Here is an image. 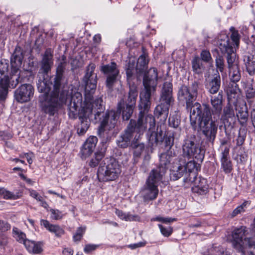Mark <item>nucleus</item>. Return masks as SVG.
<instances>
[{"mask_svg": "<svg viewBox=\"0 0 255 255\" xmlns=\"http://www.w3.org/2000/svg\"><path fill=\"white\" fill-rule=\"evenodd\" d=\"M158 73L155 68L149 69L145 74L143 79V88L140 93V102L138 105L140 110L137 121L131 120L124 132L122 133L117 140L119 147L125 148L131 144V139L134 132L139 135L142 134L148 127L149 141L152 146L157 145L163 140V133L162 130L157 128L156 131L153 129L155 126L154 117L151 114L145 116L151 106L152 96L155 92L157 85Z\"/></svg>", "mask_w": 255, "mask_h": 255, "instance_id": "nucleus-1", "label": "nucleus"}, {"mask_svg": "<svg viewBox=\"0 0 255 255\" xmlns=\"http://www.w3.org/2000/svg\"><path fill=\"white\" fill-rule=\"evenodd\" d=\"M52 58L51 50L47 49L41 62L37 82L38 91L43 93L39 96L40 107L43 112L50 116H53L66 103L69 97V92L65 88L66 83L63 74L65 69L64 63H59L56 68V74L51 78L52 89L46 80V76L53 64Z\"/></svg>", "mask_w": 255, "mask_h": 255, "instance_id": "nucleus-2", "label": "nucleus"}, {"mask_svg": "<svg viewBox=\"0 0 255 255\" xmlns=\"http://www.w3.org/2000/svg\"><path fill=\"white\" fill-rule=\"evenodd\" d=\"M96 65L91 63L86 68V72L83 78L82 82L85 88V100L82 102V96L77 91L69 94L67 99H70L68 104V114L70 118L76 119L79 118L80 123L78 125L77 132L79 135L84 134L89 128L90 121L89 118L94 110L95 118L99 117L102 113L103 106L101 97L93 100L97 83V75L94 72Z\"/></svg>", "mask_w": 255, "mask_h": 255, "instance_id": "nucleus-3", "label": "nucleus"}, {"mask_svg": "<svg viewBox=\"0 0 255 255\" xmlns=\"http://www.w3.org/2000/svg\"><path fill=\"white\" fill-rule=\"evenodd\" d=\"M191 114L199 118V127L207 140L213 143L216 136L219 118L212 117L211 107L207 104L201 105L196 102L193 106Z\"/></svg>", "mask_w": 255, "mask_h": 255, "instance_id": "nucleus-4", "label": "nucleus"}, {"mask_svg": "<svg viewBox=\"0 0 255 255\" xmlns=\"http://www.w3.org/2000/svg\"><path fill=\"white\" fill-rule=\"evenodd\" d=\"M170 163V157L168 154H163L161 157V165L153 169L149 173L144 187L140 191L144 202L155 199L158 194V183L167 170V165Z\"/></svg>", "mask_w": 255, "mask_h": 255, "instance_id": "nucleus-5", "label": "nucleus"}, {"mask_svg": "<svg viewBox=\"0 0 255 255\" xmlns=\"http://www.w3.org/2000/svg\"><path fill=\"white\" fill-rule=\"evenodd\" d=\"M182 157L196 159L202 162L205 155V150L194 134L188 135L184 138L182 145Z\"/></svg>", "mask_w": 255, "mask_h": 255, "instance_id": "nucleus-6", "label": "nucleus"}, {"mask_svg": "<svg viewBox=\"0 0 255 255\" xmlns=\"http://www.w3.org/2000/svg\"><path fill=\"white\" fill-rule=\"evenodd\" d=\"M121 166L115 158L105 159L100 164L97 177L101 182L114 181L121 173Z\"/></svg>", "mask_w": 255, "mask_h": 255, "instance_id": "nucleus-7", "label": "nucleus"}, {"mask_svg": "<svg viewBox=\"0 0 255 255\" xmlns=\"http://www.w3.org/2000/svg\"><path fill=\"white\" fill-rule=\"evenodd\" d=\"M218 47L223 54L227 53V61L228 68L233 67L234 65L238 66V62L236 61V53L233 48L230 44L229 39L226 35L221 36L218 38Z\"/></svg>", "mask_w": 255, "mask_h": 255, "instance_id": "nucleus-8", "label": "nucleus"}, {"mask_svg": "<svg viewBox=\"0 0 255 255\" xmlns=\"http://www.w3.org/2000/svg\"><path fill=\"white\" fill-rule=\"evenodd\" d=\"M23 58V55L22 50L19 47H16L10 59L11 68L10 79L13 81V82H14V80H15V83L14 86L13 84H12L13 87H15L19 83V68L22 64Z\"/></svg>", "mask_w": 255, "mask_h": 255, "instance_id": "nucleus-9", "label": "nucleus"}, {"mask_svg": "<svg viewBox=\"0 0 255 255\" xmlns=\"http://www.w3.org/2000/svg\"><path fill=\"white\" fill-rule=\"evenodd\" d=\"M102 117L98 129L99 135L115 128L119 118V114L114 110L107 111Z\"/></svg>", "mask_w": 255, "mask_h": 255, "instance_id": "nucleus-10", "label": "nucleus"}, {"mask_svg": "<svg viewBox=\"0 0 255 255\" xmlns=\"http://www.w3.org/2000/svg\"><path fill=\"white\" fill-rule=\"evenodd\" d=\"M178 99L182 102H184L186 103V109L190 110V112L193 110V106L194 104L193 105L194 101L196 100L194 96L192 95L190 93L189 88L185 86L182 85L181 86L178 92ZM192 114L190 115V122L191 125L192 126H194L196 125V121L193 120L192 118Z\"/></svg>", "mask_w": 255, "mask_h": 255, "instance_id": "nucleus-11", "label": "nucleus"}, {"mask_svg": "<svg viewBox=\"0 0 255 255\" xmlns=\"http://www.w3.org/2000/svg\"><path fill=\"white\" fill-rule=\"evenodd\" d=\"M34 93V89L31 84H22L15 91L14 98L18 103H26L31 100Z\"/></svg>", "mask_w": 255, "mask_h": 255, "instance_id": "nucleus-12", "label": "nucleus"}, {"mask_svg": "<svg viewBox=\"0 0 255 255\" xmlns=\"http://www.w3.org/2000/svg\"><path fill=\"white\" fill-rule=\"evenodd\" d=\"M246 227L241 226L237 228L232 233V244L234 247L239 251H242L245 246L244 239L248 234Z\"/></svg>", "mask_w": 255, "mask_h": 255, "instance_id": "nucleus-13", "label": "nucleus"}, {"mask_svg": "<svg viewBox=\"0 0 255 255\" xmlns=\"http://www.w3.org/2000/svg\"><path fill=\"white\" fill-rule=\"evenodd\" d=\"M211 104L213 109H211L212 117L219 118L222 110L223 95L222 92H219L217 95L211 96Z\"/></svg>", "mask_w": 255, "mask_h": 255, "instance_id": "nucleus-14", "label": "nucleus"}, {"mask_svg": "<svg viewBox=\"0 0 255 255\" xmlns=\"http://www.w3.org/2000/svg\"><path fill=\"white\" fill-rule=\"evenodd\" d=\"M98 138L95 136H90L84 142L81 149V153L82 158H86L94 151Z\"/></svg>", "mask_w": 255, "mask_h": 255, "instance_id": "nucleus-15", "label": "nucleus"}, {"mask_svg": "<svg viewBox=\"0 0 255 255\" xmlns=\"http://www.w3.org/2000/svg\"><path fill=\"white\" fill-rule=\"evenodd\" d=\"M173 102L172 84L170 82H165L161 90L159 102L168 103L172 104Z\"/></svg>", "mask_w": 255, "mask_h": 255, "instance_id": "nucleus-16", "label": "nucleus"}, {"mask_svg": "<svg viewBox=\"0 0 255 255\" xmlns=\"http://www.w3.org/2000/svg\"><path fill=\"white\" fill-rule=\"evenodd\" d=\"M171 104L164 102H160L155 108L154 114L155 116L160 120L161 122L164 123L168 117L169 109Z\"/></svg>", "mask_w": 255, "mask_h": 255, "instance_id": "nucleus-17", "label": "nucleus"}, {"mask_svg": "<svg viewBox=\"0 0 255 255\" xmlns=\"http://www.w3.org/2000/svg\"><path fill=\"white\" fill-rule=\"evenodd\" d=\"M221 119L225 125L228 124L229 125H230L235 121L234 109L233 106L230 103H228L223 108Z\"/></svg>", "mask_w": 255, "mask_h": 255, "instance_id": "nucleus-18", "label": "nucleus"}, {"mask_svg": "<svg viewBox=\"0 0 255 255\" xmlns=\"http://www.w3.org/2000/svg\"><path fill=\"white\" fill-rule=\"evenodd\" d=\"M11 83V86L12 84L14 85L15 80L13 82L11 79H9L8 76H4V77H0V100L4 101L7 97L8 88L9 87V84ZM13 88L14 87H12Z\"/></svg>", "mask_w": 255, "mask_h": 255, "instance_id": "nucleus-19", "label": "nucleus"}, {"mask_svg": "<svg viewBox=\"0 0 255 255\" xmlns=\"http://www.w3.org/2000/svg\"><path fill=\"white\" fill-rule=\"evenodd\" d=\"M206 88L211 94H216L219 90L221 86V77L219 74L206 81Z\"/></svg>", "mask_w": 255, "mask_h": 255, "instance_id": "nucleus-20", "label": "nucleus"}, {"mask_svg": "<svg viewBox=\"0 0 255 255\" xmlns=\"http://www.w3.org/2000/svg\"><path fill=\"white\" fill-rule=\"evenodd\" d=\"M209 189V185L206 179L201 177H196L194 185L192 188L193 192L200 195L206 194Z\"/></svg>", "mask_w": 255, "mask_h": 255, "instance_id": "nucleus-21", "label": "nucleus"}, {"mask_svg": "<svg viewBox=\"0 0 255 255\" xmlns=\"http://www.w3.org/2000/svg\"><path fill=\"white\" fill-rule=\"evenodd\" d=\"M134 108L127 105L125 107V102L124 100H121L118 103L117 111L116 112H118L119 116L122 111L123 120L128 121L131 116Z\"/></svg>", "mask_w": 255, "mask_h": 255, "instance_id": "nucleus-22", "label": "nucleus"}, {"mask_svg": "<svg viewBox=\"0 0 255 255\" xmlns=\"http://www.w3.org/2000/svg\"><path fill=\"white\" fill-rule=\"evenodd\" d=\"M243 61L246 67V71L251 76L255 75V59L254 56L246 54L243 56Z\"/></svg>", "mask_w": 255, "mask_h": 255, "instance_id": "nucleus-23", "label": "nucleus"}, {"mask_svg": "<svg viewBox=\"0 0 255 255\" xmlns=\"http://www.w3.org/2000/svg\"><path fill=\"white\" fill-rule=\"evenodd\" d=\"M40 222L41 225L49 232L54 233L55 236L60 237L64 234V230L59 226L51 224L48 221L45 220H41Z\"/></svg>", "mask_w": 255, "mask_h": 255, "instance_id": "nucleus-24", "label": "nucleus"}, {"mask_svg": "<svg viewBox=\"0 0 255 255\" xmlns=\"http://www.w3.org/2000/svg\"><path fill=\"white\" fill-rule=\"evenodd\" d=\"M139 136V134L137 136L135 135L131 142V147L134 150L133 156L134 158L139 157L145 148L144 144L140 142L138 140Z\"/></svg>", "mask_w": 255, "mask_h": 255, "instance_id": "nucleus-25", "label": "nucleus"}, {"mask_svg": "<svg viewBox=\"0 0 255 255\" xmlns=\"http://www.w3.org/2000/svg\"><path fill=\"white\" fill-rule=\"evenodd\" d=\"M101 71L107 76L119 75L120 73L117 65L115 62L102 65L101 67Z\"/></svg>", "mask_w": 255, "mask_h": 255, "instance_id": "nucleus-26", "label": "nucleus"}, {"mask_svg": "<svg viewBox=\"0 0 255 255\" xmlns=\"http://www.w3.org/2000/svg\"><path fill=\"white\" fill-rule=\"evenodd\" d=\"M24 245L26 250L30 253L40 254L42 252V245L40 242L36 243L29 240L24 242Z\"/></svg>", "mask_w": 255, "mask_h": 255, "instance_id": "nucleus-27", "label": "nucleus"}, {"mask_svg": "<svg viewBox=\"0 0 255 255\" xmlns=\"http://www.w3.org/2000/svg\"><path fill=\"white\" fill-rule=\"evenodd\" d=\"M186 158L183 159L182 158H180L179 162L181 163L182 166L185 169V172L188 171L191 172L194 170V169L197 170L201 162H197L196 159H190L188 160V161L186 160Z\"/></svg>", "mask_w": 255, "mask_h": 255, "instance_id": "nucleus-28", "label": "nucleus"}, {"mask_svg": "<svg viewBox=\"0 0 255 255\" xmlns=\"http://www.w3.org/2000/svg\"><path fill=\"white\" fill-rule=\"evenodd\" d=\"M185 169L181 163L178 166H175L170 170V177L171 180H177L183 176L185 173Z\"/></svg>", "mask_w": 255, "mask_h": 255, "instance_id": "nucleus-29", "label": "nucleus"}, {"mask_svg": "<svg viewBox=\"0 0 255 255\" xmlns=\"http://www.w3.org/2000/svg\"><path fill=\"white\" fill-rule=\"evenodd\" d=\"M229 77L231 82L237 83L239 82L241 78V71L239 65H234L233 67L229 68Z\"/></svg>", "mask_w": 255, "mask_h": 255, "instance_id": "nucleus-30", "label": "nucleus"}, {"mask_svg": "<svg viewBox=\"0 0 255 255\" xmlns=\"http://www.w3.org/2000/svg\"><path fill=\"white\" fill-rule=\"evenodd\" d=\"M137 95L138 92L136 88L134 86L130 87L126 105L134 107Z\"/></svg>", "mask_w": 255, "mask_h": 255, "instance_id": "nucleus-31", "label": "nucleus"}, {"mask_svg": "<svg viewBox=\"0 0 255 255\" xmlns=\"http://www.w3.org/2000/svg\"><path fill=\"white\" fill-rule=\"evenodd\" d=\"M115 213L120 219L126 221H139L140 220V217L137 215L126 214L117 209H116Z\"/></svg>", "mask_w": 255, "mask_h": 255, "instance_id": "nucleus-32", "label": "nucleus"}, {"mask_svg": "<svg viewBox=\"0 0 255 255\" xmlns=\"http://www.w3.org/2000/svg\"><path fill=\"white\" fill-rule=\"evenodd\" d=\"M174 139L170 134L167 135L165 139V146L168 148V149L167 150V152L162 153L160 155L161 157L162 154H168V156L170 157V162L171 161V157L175 155V153L172 152L171 150V148L174 144ZM160 161H161V158L160 159ZM159 165H161V163H160Z\"/></svg>", "mask_w": 255, "mask_h": 255, "instance_id": "nucleus-33", "label": "nucleus"}, {"mask_svg": "<svg viewBox=\"0 0 255 255\" xmlns=\"http://www.w3.org/2000/svg\"><path fill=\"white\" fill-rule=\"evenodd\" d=\"M237 117L240 124L244 126L247 122L248 119V112L247 109L240 108V109H237Z\"/></svg>", "mask_w": 255, "mask_h": 255, "instance_id": "nucleus-34", "label": "nucleus"}, {"mask_svg": "<svg viewBox=\"0 0 255 255\" xmlns=\"http://www.w3.org/2000/svg\"><path fill=\"white\" fill-rule=\"evenodd\" d=\"M239 90L238 85L236 83L230 84L227 88V94L228 99H237L238 91Z\"/></svg>", "mask_w": 255, "mask_h": 255, "instance_id": "nucleus-35", "label": "nucleus"}, {"mask_svg": "<svg viewBox=\"0 0 255 255\" xmlns=\"http://www.w3.org/2000/svg\"><path fill=\"white\" fill-rule=\"evenodd\" d=\"M148 63V60L145 54L140 55L137 60L136 64V70L139 72H142Z\"/></svg>", "mask_w": 255, "mask_h": 255, "instance_id": "nucleus-36", "label": "nucleus"}, {"mask_svg": "<svg viewBox=\"0 0 255 255\" xmlns=\"http://www.w3.org/2000/svg\"><path fill=\"white\" fill-rule=\"evenodd\" d=\"M221 166L226 173H229L233 169L230 157L221 158Z\"/></svg>", "mask_w": 255, "mask_h": 255, "instance_id": "nucleus-37", "label": "nucleus"}, {"mask_svg": "<svg viewBox=\"0 0 255 255\" xmlns=\"http://www.w3.org/2000/svg\"><path fill=\"white\" fill-rule=\"evenodd\" d=\"M192 69L197 74H200L202 72V64L200 58L198 56L194 57L192 61Z\"/></svg>", "mask_w": 255, "mask_h": 255, "instance_id": "nucleus-38", "label": "nucleus"}, {"mask_svg": "<svg viewBox=\"0 0 255 255\" xmlns=\"http://www.w3.org/2000/svg\"><path fill=\"white\" fill-rule=\"evenodd\" d=\"M13 236L15 239L20 243H23L27 240L25 234L22 232L18 228L13 227L12 229Z\"/></svg>", "mask_w": 255, "mask_h": 255, "instance_id": "nucleus-39", "label": "nucleus"}, {"mask_svg": "<svg viewBox=\"0 0 255 255\" xmlns=\"http://www.w3.org/2000/svg\"><path fill=\"white\" fill-rule=\"evenodd\" d=\"M135 61L129 59L126 66V74L128 79L130 78L133 74L135 69Z\"/></svg>", "mask_w": 255, "mask_h": 255, "instance_id": "nucleus-40", "label": "nucleus"}, {"mask_svg": "<svg viewBox=\"0 0 255 255\" xmlns=\"http://www.w3.org/2000/svg\"><path fill=\"white\" fill-rule=\"evenodd\" d=\"M244 244H245L244 249L249 247L250 249H253L252 251H251V254L252 255H255V238H245Z\"/></svg>", "mask_w": 255, "mask_h": 255, "instance_id": "nucleus-41", "label": "nucleus"}, {"mask_svg": "<svg viewBox=\"0 0 255 255\" xmlns=\"http://www.w3.org/2000/svg\"><path fill=\"white\" fill-rule=\"evenodd\" d=\"M104 157V154L102 152H97L95 154V156L89 162V165L92 167H96L98 165L100 161Z\"/></svg>", "mask_w": 255, "mask_h": 255, "instance_id": "nucleus-42", "label": "nucleus"}, {"mask_svg": "<svg viewBox=\"0 0 255 255\" xmlns=\"http://www.w3.org/2000/svg\"><path fill=\"white\" fill-rule=\"evenodd\" d=\"M246 98L248 103H251L255 98V89L252 85L247 87L245 90Z\"/></svg>", "mask_w": 255, "mask_h": 255, "instance_id": "nucleus-43", "label": "nucleus"}, {"mask_svg": "<svg viewBox=\"0 0 255 255\" xmlns=\"http://www.w3.org/2000/svg\"><path fill=\"white\" fill-rule=\"evenodd\" d=\"M118 75L108 76L106 81V84L107 88L111 91L113 90V88L116 83L117 82V77Z\"/></svg>", "mask_w": 255, "mask_h": 255, "instance_id": "nucleus-44", "label": "nucleus"}, {"mask_svg": "<svg viewBox=\"0 0 255 255\" xmlns=\"http://www.w3.org/2000/svg\"><path fill=\"white\" fill-rule=\"evenodd\" d=\"M180 124V120L178 118L177 116H170L168 119V124L171 127L177 128L179 127Z\"/></svg>", "mask_w": 255, "mask_h": 255, "instance_id": "nucleus-45", "label": "nucleus"}, {"mask_svg": "<svg viewBox=\"0 0 255 255\" xmlns=\"http://www.w3.org/2000/svg\"><path fill=\"white\" fill-rule=\"evenodd\" d=\"M86 230V227H79L75 233V234L73 236V240L74 242H79L80 241L83 235L84 234Z\"/></svg>", "mask_w": 255, "mask_h": 255, "instance_id": "nucleus-46", "label": "nucleus"}, {"mask_svg": "<svg viewBox=\"0 0 255 255\" xmlns=\"http://www.w3.org/2000/svg\"><path fill=\"white\" fill-rule=\"evenodd\" d=\"M215 61L217 68L221 72H223L224 71L225 67L224 58L222 56L219 55L218 56H217Z\"/></svg>", "mask_w": 255, "mask_h": 255, "instance_id": "nucleus-47", "label": "nucleus"}, {"mask_svg": "<svg viewBox=\"0 0 255 255\" xmlns=\"http://www.w3.org/2000/svg\"><path fill=\"white\" fill-rule=\"evenodd\" d=\"M248 201H245L242 205L237 207L232 212V216L234 217L239 214L243 213L245 211V208L248 204Z\"/></svg>", "mask_w": 255, "mask_h": 255, "instance_id": "nucleus-48", "label": "nucleus"}, {"mask_svg": "<svg viewBox=\"0 0 255 255\" xmlns=\"http://www.w3.org/2000/svg\"><path fill=\"white\" fill-rule=\"evenodd\" d=\"M200 57L201 59L205 62L210 63L211 62H213L211 55L210 52L208 50H202L200 54Z\"/></svg>", "mask_w": 255, "mask_h": 255, "instance_id": "nucleus-49", "label": "nucleus"}, {"mask_svg": "<svg viewBox=\"0 0 255 255\" xmlns=\"http://www.w3.org/2000/svg\"><path fill=\"white\" fill-rule=\"evenodd\" d=\"M188 88H189L191 94L194 96V98H195V99L196 100L198 95V91L199 89L198 82L194 81L192 83L191 86Z\"/></svg>", "mask_w": 255, "mask_h": 255, "instance_id": "nucleus-50", "label": "nucleus"}, {"mask_svg": "<svg viewBox=\"0 0 255 255\" xmlns=\"http://www.w3.org/2000/svg\"><path fill=\"white\" fill-rule=\"evenodd\" d=\"M231 30L232 31L231 38L237 46H239L240 41V35L238 31L235 30L234 27H232Z\"/></svg>", "mask_w": 255, "mask_h": 255, "instance_id": "nucleus-51", "label": "nucleus"}, {"mask_svg": "<svg viewBox=\"0 0 255 255\" xmlns=\"http://www.w3.org/2000/svg\"><path fill=\"white\" fill-rule=\"evenodd\" d=\"M158 227L161 234L165 237H169L172 233V229L170 227H164L159 224Z\"/></svg>", "mask_w": 255, "mask_h": 255, "instance_id": "nucleus-52", "label": "nucleus"}, {"mask_svg": "<svg viewBox=\"0 0 255 255\" xmlns=\"http://www.w3.org/2000/svg\"><path fill=\"white\" fill-rule=\"evenodd\" d=\"M8 69V64L6 62H0V74L4 77L7 76V74Z\"/></svg>", "mask_w": 255, "mask_h": 255, "instance_id": "nucleus-53", "label": "nucleus"}, {"mask_svg": "<svg viewBox=\"0 0 255 255\" xmlns=\"http://www.w3.org/2000/svg\"><path fill=\"white\" fill-rule=\"evenodd\" d=\"M230 149V146L220 147V149L221 151V154H222L221 158L230 157H229Z\"/></svg>", "mask_w": 255, "mask_h": 255, "instance_id": "nucleus-54", "label": "nucleus"}, {"mask_svg": "<svg viewBox=\"0 0 255 255\" xmlns=\"http://www.w3.org/2000/svg\"><path fill=\"white\" fill-rule=\"evenodd\" d=\"M10 229V225L6 222L0 220V231L2 232H6Z\"/></svg>", "mask_w": 255, "mask_h": 255, "instance_id": "nucleus-55", "label": "nucleus"}, {"mask_svg": "<svg viewBox=\"0 0 255 255\" xmlns=\"http://www.w3.org/2000/svg\"><path fill=\"white\" fill-rule=\"evenodd\" d=\"M50 212L52 215V218L55 220H59L62 218L61 212L58 210L51 209Z\"/></svg>", "mask_w": 255, "mask_h": 255, "instance_id": "nucleus-56", "label": "nucleus"}, {"mask_svg": "<svg viewBox=\"0 0 255 255\" xmlns=\"http://www.w3.org/2000/svg\"><path fill=\"white\" fill-rule=\"evenodd\" d=\"M173 220H175V219L169 218H164L161 217H157L151 219L152 221H159L163 223H169Z\"/></svg>", "mask_w": 255, "mask_h": 255, "instance_id": "nucleus-57", "label": "nucleus"}, {"mask_svg": "<svg viewBox=\"0 0 255 255\" xmlns=\"http://www.w3.org/2000/svg\"><path fill=\"white\" fill-rule=\"evenodd\" d=\"M98 247V246L96 245L88 244L85 246L84 251L86 253H89L95 250Z\"/></svg>", "mask_w": 255, "mask_h": 255, "instance_id": "nucleus-58", "label": "nucleus"}, {"mask_svg": "<svg viewBox=\"0 0 255 255\" xmlns=\"http://www.w3.org/2000/svg\"><path fill=\"white\" fill-rule=\"evenodd\" d=\"M246 138V135L245 134H242L241 132L240 131L239 133V135L238 138L237 139V144L238 146H241L244 143L245 140Z\"/></svg>", "mask_w": 255, "mask_h": 255, "instance_id": "nucleus-59", "label": "nucleus"}, {"mask_svg": "<svg viewBox=\"0 0 255 255\" xmlns=\"http://www.w3.org/2000/svg\"><path fill=\"white\" fill-rule=\"evenodd\" d=\"M181 128H175V130L173 131L170 134L174 139H179L181 136Z\"/></svg>", "mask_w": 255, "mask_h": 255, "instance_id": "nucleus-60", "label": "nucleus"}, {"mask_svg": "<svg viewBox=\"0 0 255 255\" xmlns=\"http://www.w3.org/2000/svg\"><path fill=\"white\" fill-rule=\"evenodd\" d=\"M8 242L7 237L3 234H0V246H5Z\"/></svg>", "mask_w": 255, "mask_h": 255, "instance_id": "nucleus-61", "label": "nucleus"}, {"mask_svg": "<svg viewBox=\"0 0 255 255\" xmlns=\"http://www.w3.org/2000/svg\"><path fill=\"white\" fill-rule=\"evenodd\" d=\"M30 195L37 201H41L42 197L39 196L38 193L34 190H29Z\"/></svg>", "mask_w": 255, "mask_h": 255, "instance_id": "nucleus-62", "label": "nucleus"}, {"mask_svg": "<svg viewBox=\"0 0 255 255\" xmlns=\"http://www.w3.org/2000/svg\"><path fill=\"white\" fill-rule=\"evenodd\" d=\"M74 251L70 248H65L62 251L63 255H73Z\"/></svg>", "mask_w": 255, "mask_h": 255, "instance_id": "nucleus-63", "label": "nucleus"}, {"mask_svg": "<svg viewBox=\"0 0 255 255\" xmlns=\"http://www.w3.org/2000/svg\"><path fill=\"white\" fill-rule=\"evenodd\" d=\"M220 147H223V146H230V144H229V141L228 139L226 138H223L220 141Z\"/></svg>", "mask_w": 255, "mask_h": 255, "instance_id": "nucleus-64", "label": "nucleus"}]
</instances>
